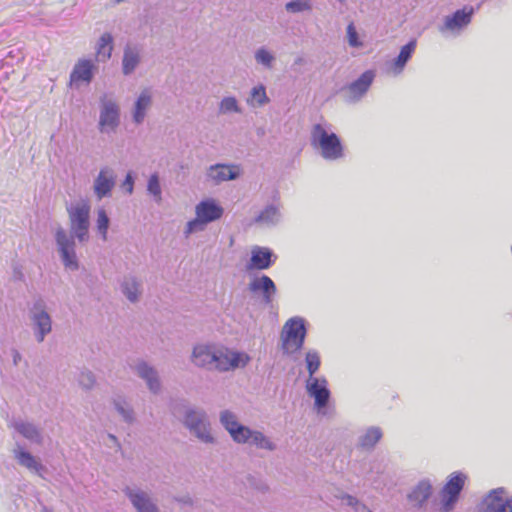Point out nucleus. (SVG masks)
I'll use <instances>...</instances> for the list:
<instances>
[{"label": "nucleus", "instance_id": "48", "mask_svg": "<svg viewBox=\"0 0 512 512\" xmlns=\"http://www.w3.org/2000/svg\"><path fill=\"white\" fill-rule=\"evenodd\" d=\"M109 438H110L111 440H113L114 442H118V440H117L116 436H114L113 434H109Z\"/></svg>", "mask_w": 512, "mask_h": 512}, {"label": "nucleus", "instance_id": "10", "mask_svg": "<svg viewBox=\"0 0 512 512\" xmlns=\"http://www.w3.org/2000/svg\"><path fill=\"white\" fill-rule=\"evenodd\" d=\"M467 476L461 472H453L442 488V508L444 512H450L458 502L465 486Z\"/></svg>", "mask_w": 512, "mask_h": 512}, {"label": "nucleus", "instance_id": "14", "mask_svg": "<svg viewBox=\"0 0 512 512\" xmlns=\"http://www.w3.org/2000/svg\"><path fill=\"white\" fill-rule=\"evenodd\" d=\"M248 290L256 296L261 297V302L269 306L277 292L274 281L267 275L255 276L248 284Z\"/></svg>", "mask_w": 512, "mask_h": 512}, {"label": "nucleus", "instance_id": "9", "mask_svg": "<svg viewBox=\"0 0 512 512\" xmlns=\"http://www.w3.org/2000/svg\"><path fill=\"white\" fill-rule=\"evenodd\" d=\"M219 421L235 443L247 444L249 442L253 429L241 424L234 412L230 410L221 411Z\"/></svg>", "mask_w": 512, "mask_h": 512}, {"label": "nucleus", "instance_id": "19", "mask_svg": "<svg viewBox=\"0 0 512 512\" xmlns=\"http://www.w3.org/2000/svg\"><path fill=\"white\" fill-rule=\"evenodd\" d=\"M137 375L145 381L147 388L153 394L161 391V381L157 370L145 360H138L134 367Z\"/></svg>", "mask_w": 512, "mask_h": 512}, {"label": "nucleus", "instance_id": "38", "mask_svg": "<svg viewBox=\"0 0 512 512\" xmlns=\"http://www.w3.org/2000/svg\"><path fill=\"white\" fill-rule=\"evenodd\" d=\"M147 191L153 196L156 202L162 199V189L160 185V178L157 172L152 173L148 179Z\"/></svg>", "mask_w": 512, "mask_h": 512}, {"label": "nucleus", "instance_id": "12", "mask_svg": "<svg viewBox=\"0 0 512 512\" xmlns=\"http://www.w3.org/2000/svg\"><path fill=\"white\" fill-rule=\"evenodd\" d=\"M480 5L476 7L471 5H465L461 9H457L452 14L445 16L443 24L439 27L441 33L452 32L460 33L463 31L472 21V18Z\"/></svg>", "mask_w": 512, "mask_h": 512}, {"label": "nucleus", "instance_id": "22", "mask_svg": "<svg viewBox=\"0 0 512 512\" xmlns=\"http://www.w3.org/2000/svg\"><path fill=\"white\" fill-rule=\"evenodd\" d=\"M116 183V177L112 169L101 168L94 180V193L98 199L109 197Z\"/></svg>", "mask_w": 512, "mask_h": 512}, {"label": "nucleus", "instance_id": "20", "mask_svg": "<svg viewBox=\"0 0 512 512\" xmlns=\"http://www.w3.org/2000/svg\"><path fill=\"white\" fill-rule=\"evenodd\" d=\"M433 493V487L429 479L420 480L407 494V500L418 510L425 507Z\"/></svg>", "mask_w": 512, "mask_h": 512}, {"label": "nucleus", "instance_id": "17", "mask_svg": "<svg viewBox=\"0 0 512 512\" xmlns=\"http://www.w3.org/2000/svg\"><path fill=\"white\" fill-rule=\"evenodd\" d=\"M277 260V255L269 247L254 246L247 264V270H267Z\"/></svg>", "mask_w": 512, "mask_h": 512}, {"label": "nucleus", "instance_id": "18", "mask_svg": "<svg viewBox=\"0 0 512 512\" xmlns=\"http://www.w3.org/2000/svg\"><path fill=\"white\" fill-rule=\"evenodd\" d=\"M122 491L129 499L136 512H159L158 506L153 502L147 492L129 486L124 487Z\"/></svg>", "mask_w": 512, "mask_h": 512}, {"label": "nucleus", "instance_id": "40", "mask_svg": "<svg viewBox=\"0 0 512 512\" xmlns=\"http://www.w3.org/2000/svg\"><path fill=\"white\" fill-rule=\"evenodd\" d=\"M78 383L85 390L92 389L96 383L94 373L89 370L80 371L78 375Z\"/></svg>", "mask_w": 512, "mask_h": 512}, {"label": "nucleus", "instance_id": "8", "mask_svg": "<svg viewBox=\"0 0 512 512\" xmlns=\"http://www.w3.org/2000/svg\"><path fill=\"white\" fill-rule=\"evenodd\" d=\"M30 320L37 342H43L52 330V319L46 311V303L43 299L39 298L33 303L30 309Z\"/></svg>", "mask_w": 512, "mask_h": 512}, {"label": "nucleus", "instance_id": "28", "mask_svg": "<svg viewBox=\"0 0 512 512\" xmlns=\"http://www.w3.org/2000/svg\"><path fill=\"white\" fill-rule=\"evenodd\" d=\"M416 47L417 40L415 38L410 39L401 47L399 54L392 63V69L395 74H400L404 70L405 66L415 53Z\"/></svg>", "mask_w": 512, "mask_h": 512}, {"label": "nucleus", "instance_id": "5", "mask_svg": "<svg viewBox=\"0 0 512 512\" xmlns=\"http://www.w3.org/2000/svg\"><path fill=\"white\" fill-rule=\"evenodd\" d=\"M307 336L306 321L294 316L286 321L281 332L282 350L285 354L300 351Z\"/></svg>", "mask_w": 512, "mask_h": 512}, {"label": "nucleus", "instance_id": "49", "mask_svg": "<svg viewBox=\"0 0 512 512\" xmlns=\"http://www.w3.org/2000/svg\"><path fill=\"white\" fill-rule=\"evenodd\" d=\"M123 0H115L116 3H120L122 2Z\"/></svg>", "mask_w": 512, "mask_h": 512}, {"label": "nucleus", "instance_id": "41", "mask_svg": "<svg viewBox=\"0 0 512 512\" xmlns=\"http://www.w3.org/2000/svg\"><path fill=\"white\" fill-rule=\"evenodd\" d=\"M285 8L290 13H299L311 9V4L308 0H291L286 3Z\"/></svg>", "mask_w": 512, "mask_h": 512}, {"label": "nucleus", "instance_id": "37", "mask_svg": "<svg viewBox=\"0 0 512 512\" xmlns=\"http://www.w3.org/2000/svg\"><path fill=\"white\" fill-rule=\"evenodd\" d=\"M241 107L238 104L237 99L234 96L224 97L219 103V113H241Z\"/></svg>", "mask_w": 512, "mask_h": 512}, {"label": "nucleus", "instance_id": "34", "mask_svg": "<svg viewBox=\"0 0 512 512\" xmlns=\"http://www.w3.org/2000/svg\"><path fill=\"white\" fill-rule=\"evenodd\" d=\"M113 405L115 410L126 423L132 424L135 421L134 410L123 397L119 396L114 398Z\"/></svg>", "mask_w": 512, "mask_h": 512}, {"label": "nucleus", "instance_id": "1", "mask_svg": "<svg viewBox=\"0 0 512 512\" xmlns=\"http://www.w3.org/2000/svg\"><path fill=\"white\" fill-rule=\"evenodd\" d=\"M70 234L59 226L54 233L57 251L63 266L70 271H77L80 263L76 253L77 239L80 243L89 240L90 206L87 202L68 208Z\"/></svg>", "mask_w": 512, "mask_h": 512}, {"label": "nucleus", "instance_id": "47", "mask_svg": "<svg viewBox=\"0 0 512 512\" xmlns=\"http://www.w3.org/2000/svg\"><path fill=\"white\" fill-rule=\"evenodd\" d=\"M303 61V58L302 57H298L296 60H295V64H301Z\"/></svg>", "mask_w": 512, "mask_h": 512}, {"label": "nucleus", "instance_id": "33", "mask_svg": "<svg viewBox=\"0 0 512 512\" xmlns=\"http://www.w3.org/2000/svg\"><path fill=\"white\" fill-rule=\"evenodd\" d=\"M247 444L268 451H274L277 448L276 444L269 437L258 430L252 431L251 438Z\"/></svg>", "mask_w": 512, "mask_h": 512}, {"label": "nucleus", "instance_id": "43", "mask_svg": "<svg viewBox=\"0 0 512 512\" xmlns=\"http://www.w3.org/2000/svg\"><path fill=\"white\" fill-rule=\"evenodd\" d=\"M347 37H348V43L351 47L358 48L363 45L353 23H350L347 26Z\"/></svg>", "mask_w": 512, "mask_h": 512}, {"label": "nucleus", "instance_id": "45", "mask_svg": "<svg viewBox=\"0 0 512 512\" xmlns=\"http://www.w3.org/2000/svg\"><path fill=\"white\" fill-rule=\"evenodd\" d=\"M12 358L15 366L21 361L22 356L17 349H12Z\"/></svg>", "mask_w": 512, "mask_h": 512}, {"label": "nucleus", "instance_id": "21", "mask_svg": "<svg viewBox=\"0 0 512 512\" xmlns=\"http://www.w3.org/2000/svg\"><path fill=\"white\" fill-rule=\"evenodd\" d=\"M13 453L20 466L25 467L38 476L43 477V474L47 471L46 467L20 443L16 444Z\"/></svg>", "mask_w": 512, "mask_h": 512}, {"label": "nucleus", "instance_id": "24", "mask_svg": "<svg viewBox=\"0 0 512 512\" xmlns=\"http://www.w3.org/2000/svg\"><path fill=\"white\" fill-rule=\"evenodd\" d=\"M282 213L280 205L270 203L266 205L253 219L255 224H260L267 228H273L279 225L282 221Z\"/></svg>", "mask_w": 512, "mask_h": 512}, {"label": "nucleus", "instance_id": "2", "mask_svg": "<svg viewBox=\"0 0 512 512\" xmlns=\"http://www.w3.org/2000/svg\"><path fill=\"white\" fill-rule=\"evenodd\" d=\"M171 410L198 440L206 444L215 442L208 416L203 409L190 405L185 399H178L171 404Z\"/></svg>", "mask_w": 512, "mask_h": 512}, {"label": "nucleus", "instance_id": "30", "mask_svg": "<svg viewBox=\"0 0 512 512\" xmlns=\"http://www.w3.org/2000/svg\"><path fill=\"white\" fill-rule=\"evenodd\" d=\"M382 437L383 432L380 427L370 426L358 438V446L363 450L372 451Z\"/></svg>", "mask_w": 512, "mask_h": 512}, {"label": "nucleus", "instance_id": "44", "mask_svg": "<svg viewBox=\"0 0 512 512\" xmlns=\"http://www.w3.org/2000/svg\"><path fill=\"white\" fill-rule=\"evenodd\" d=\"M123 187L126 189V192L128 194L133 193L134 189V177L131 172H128L125 176V179L123 181Z\"/></svg>", "mask_w": 512, "mask_h": 512}, {"label": "nucleus", "instance_id": "42", "mask_svg": "<svg viewBox=\"0 0 512 512\" xmlns=\"http://www.w3.org/2000/svg\"><path fill=\"white\" fill-rule=\"evenodd\" d=\"M251 97L254 101H256L258 106H263L269 101L265 87L263 85L253 87L251 90Z\"/></svg>", "mask_w": 512, "mask_h": 512}, {"label": "nucleus", "instance_id": "26", "mask_svg": "<svg viewBox=\"0 0 512 512\" xmlns=\"http://www.w3.org/2000/svg\"><path fill=\"white\" fill-rule=\"evenodd\" d=\"M152 104V96L149 89H144L134 102L132 120L136 125L144 122L148 108Z\"/></svg>", "mask_w": 512, "mask_h": 512}, {"label": "nucleus", "instance_id": "13", "mask_svg": "<svg viewBox=\"0 0 512 512\" xmlns=\"http://www.w3.org/2000/svg\"><path fill=\"white\" fill-rule=\"evenodd\" d=\"M503 487L492 489L482 500L479 512H512V496L504 498Z\"/></svg>", "mask_w": 512, "mask_h": 512}, {"label": "nucleus", "instance_id": "39", "mask_svg": "<svg viewBox=\"0 0 512 512\" xmlns=\"http://www.w3.org/2000/svg\"><path fill=\"white\" fill-rule=\"evenodd\" d=\"M254 57L258 64H261L267 69L272 68L273 62L275 60L274 55L265 47H260L257 49Z\"/></svg>", "mask_w": 512, "mask_h": 512}, {"label": "nucleus", "instance_id": "46", "mask_svg": "<svg viewBox=\"0 0 512 512\" xmlns=\"http://www.w3.org/2000/svg\"><path fill=\"white\" fill-rule=\"evenodd\" d=\"M257 489L261 490L262 492H264L265 490H267V486L264 485V484H261L260 486H257Z\"/></svg>", "mask_w": 512, "mask_h": 512}, {"label": "nucleus", "instance_id": "23", "mask_svg": "<svg viewBox=\"0 0 512 512\" xmlns=\"http://www.w3.org/2000/svg\"><path fill=\"white\" fill-rule=\"evenodd\" d=\"M240 176L238 166L223 163L211 165L207 170V177L215 184L228 180H235Z\"/></svg>", "mask_w": 512, "mask_h": 512}, {"label": "nucleus", "instance_id": "6", "mask_svg": "<svg viewBox=\"0 0 512 512\" xmlns=\"http://www.w3.org/2000/svg\"><path fill=\"white\" fill-rule=\"evenodd\" d=\"M305 387L308 395L314 399V408L319 415L328 416L334 411L328 408L331 391L325 377L308 378Z\"/></svg>", "mask_w": 512, "mask_h": 512}, {"label": "nucleus", "instance_id": "25", "mask_svg": "<svg viewBox=\"0 0 512 512\" xmlns=\"http://www.w3.org/2000/svg\"><path fill=\"white\" fill-rule=\"evenodd\" d=\"M250 356L241 351H231V352H223L221 353V359L219 361V371L227 372L230 370H234L238 367H245L249 361Z\"/></svg>", "mask_w": 512, "mask_h": 512}, {"label": "nucleus", "instance_id": "16", "mask_svg": "<svg viewBox=\"0 0 512 512\" xmlns=\"http://www.w3.org/2000/svg\"><path fill=\"white\" fill-rule=\"evenodd\" d=\"M375 77L376 72L372 69H368L364 71L356 80L348 84L346 87L348 93L347 101L349 103H356L360 101L368 92Z\"/></svg>", "mask_w": 512, "mask_h": 512}, {"label": "nucleus", "instance_id": "15", "mask_svg": "<svg viewBox=\"0 0 512 512\" xmlns=\"http://www.w3.org/2000/svg\"><path fill=\"white\" fill-rule=\"evenodd\" d=\"M97 66L91 59H79L69 76V84L71 87L79 88L80 84H90L94 79Z\"/></svg>", "mask_w": 512, "mask_h": 512}, {"label": "nucleus", "instance_id": "3", "mask_svg": "<svg viewBox=\"0 0 512 512\" xmlns=\"http://www.w3.org/2000/svg\"><path fill=\"white\" fill-rule=\"evenodd\" d=\"M310 143L319 155L327 161H337L345 155L341 138L332 131V125L327 121L312 126Z\"/></svg>", "mask_w": 512, "mask_h": 512}, {"label": "nucleus", "instance_id": "29", "mask_svg": "<svg viewBox=\"0 0 512 512\" xmlns=\"http://www.w3.org/2000/svg\"><path fill=\"white\" fill-rule=\"evenodd\" d=\"M141 61L140 51L135 47L127 45L124 48L122 58V72L125 76L131 75Z\"/></svg>", "mask_w": 512, "mask_h": 512}, {"label": "nucleus", "instance_id": "7", "mask_svg": "<svg viewBox=\"0 0 512 512\" xmlns=\"http://www.w3.org/2000/svg\"><path fill=\"white\" fill-rule=\"evenodd\" d=\"M121 122L120 106L104 95L100 98L98 129L101 133L110 134L117 130Z\"/></svg>", "mask_w": 512, "mask_h": 512}, {"label": "nucleus", "instance_id": "32", "mask_svg": "<svg viewBox=\"0 0 512 512\" xmlns=\"http://www.w3.org/2000/svg\"><path fill=\"white\" fill-rule=\"evenodd\" d=\"M139 288L140 282L137 280L135 276L125 277L123 282L121 283L122 293L132 303L137 302L139 299Z\"/></svg>", "mask_w": 512, "mask_h": 512}, {"label": "nucleus", "instance_id": "11", "mask_svg": "<svg viewBox=\"0 0 512 512\" xmlns=\"http://www.w3.org/2000/svg\"><path fill=\"white\" fill-rule=\"evenodd\" d=\"M222 350L212 344H196L193 347L191 361L200 368L219 371Z\"/></svg>", "mask_w": 512, "mask_h": 512}, {"label": "nucleus", "instance_id": "27", "mask_svg": "<svg viewBox=\"0 0 512 512\" xmlns=\"http://www.w3.org/2000/svg\"><path fill=\"white\" fill-rule=\"evenodd\" d=\"M12 427L25 439L34 444H42L43 436L41 430L33 423L23 420H15Z\"/></svg>", "mask_w": 512, "mask_h": 512}, {"label": "nucleus", "instance_id": "35", "mask_svg": "<svg viewBox=\"0 0 512 512\" xmlns=\"http://www.w3.org/2000/svg\"><path fill=\"white\" fill-rule=\"evenodd\" d=\"M305 364L309 378H315L314 375L317 373L321 365L319 352L314 349L307 351L305 354Z\"/></svg>", "mask_w": 512, "mask_h": 512}, {"label": "nucleus", "instance_id": "31", "mask_svg": "<svg viewBox=\"0 0 512 512\" xmlns=\"http://www.w3.org/2000/svg\"><path fill=\"white\" fill-rule=\"evenodd\" d=\"M114 37L110 32H104L96 44V56L99 61L106 62L111 58Z\"/></svg>", "mask_w": 512, "mask_h": 512}, {"label": "nucleus", "instance_id": "4", "mask_svg": "<svg viewBox=\"0 0 512 512\" xmlns=\"http://www.w3.org/2000/svg\"><path fill=\"white\" fill-rule=\"evenodd\" d=\"M195 213L196 217L186 224L184 231L186 237L203 231L208 224L219 220L224 214V209L215 199L206 198L196 205Z\"/></svg>", "mask_w": 512, "mask_h": 512}, {"label": "nucleus", "instance_id": "36", "mask_svg": "<svg viewBox=\"0 0 512 512\" xmlns=\"http://www.w3.org/2000/svg\"><path fill=\"white\" fill-rule=\"evenodd\" d=\"M110 219L105 209L100 208L97 212L96 227L103 241L107 240Z\"/></svg>", "mask_w": 512, "mask_h": 512}]
</instances>
